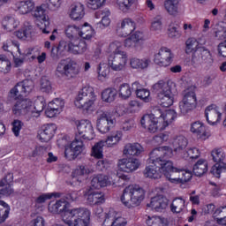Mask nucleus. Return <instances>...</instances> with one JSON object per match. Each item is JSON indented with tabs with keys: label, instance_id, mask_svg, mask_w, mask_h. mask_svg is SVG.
I'll return each instance as SVG.
<instances>
[{
	"label": "nucleus",
	"instance_id": "13",
	"mask_svg": "<svg viewBox=\"0 0 226 226\" xmlns=\"http://www.w3.org/2000/svg\"><path fill=\"white\" fill-rule=\"evenodd\" d=\"M108 64L113 72H123L128 64V53L120 52L112 54L108 60Z\"/></svg>",
	"mask_w": 226,
	"mask_h": 226
},
{
	"label": "nucleus",
	"instance_id": "20",
	"mask_svg": "<svg viewBox=\"0 0 226 226\" xmlns=\"http://www.w3.org/2000/svg\"><path fill=\"white\" fill-rule=\"evenodd\" d=\"M34 84L32 80L26 79L18 83L11 90V98H20L21 96H26L31 91H33Z\"/></svg>",
	"mask_w": 226,
	"mask_h": 226
},
{
	"label": "nucleus",
	"instance_id": "17",
	"mask_svg": "<svg viewBox=\"0 0 226 226\" xmlns=\"http://www.w3.org/2000/svg\"><path fill=\"white\" fill-rule=\"evenodd\" d=\"M137 29V24L130 18H124L119 21L117 27V34L120 38H127Z\"/></svg>",
	"mask_w": 226,
	"mask_h": 226
},
{
	"label": "nucleus",
	"instance_id": "45",
	"mask_svg": "<svg viewBox=\"0 0 226 226\" xmlns=\"http://www.w3.org/2000/svg\"><path fill=\"white\" fill-rule=\"evenodd\" d=\"M208 164L206 159H200L193 166V174L200 177L207 172Z\"/></svg>",
	"mask_w": 226,
	"mask_h": 226
},
{
	"label": "nucleus",
	"instance_id": "40",
	"mask_svg": "<svg viewBox=\"0 0 226 226\" xmlns=\"http://www.w3.org/2000/svg\"><path fill=\"white\" fill-rule=\"evenodd\" d=\"M94 34H96V32L89 23L85 22L79 26V38H83V40H91V38H94Z\"/></svg>",
	"mask_w": 226,
	"mask_h": 226
},
{
	"label": "nucleus",
	"instance_id": "39",
	"mask_svg": "<svg viewBox=\"0 0 226 226\" xmlns=\"http://www.w3.org/2000/svg\"><path fill=\"white\" fill-rule=\"evenodd\" d=\"M132 88L136 89L137 98H139V100H142V102H145L146 103L151 102V93L146 88H141L140 83L137 81L134 82L132 84Z\"/></svg>",
	"mask_w": 226,
	"mask_h": 226
},
{
	"label": "nucleus",
	"instance_id": "7",
	"mask_svg": "<svg viewBox=\"0 0 226 226\" xmlns=\"http://www.w3.org/2000/svg\"><path fill=\"white\" fill-rule=\"evenodd\" d=\"M95 215L97 216L102 226H126L128 225V221L126 218L121 216L117 211L113 208L105 210L103 208L98 207L95 210Z\"/></svg>",
	"mask_w": 226,
	"mask_h": 226
},
{
	"label": "nucleus",
	"instance_id": "59",
	"mask_svg": "<svg viewBox=\"0 0 226 226\" xmlns=\"http://www.w3.org/2000/svg\"><path fill=\"white\" fill-rule=\"evenodd\" d=\"M211 156L215 163H222L225 160V152L222 148H215L211 152Z\"/></svg>",
	"mask_w": 226,
	"mask_h": 226
},
{
	"label": "nucleus",
	"instance_id": "55",
	"mask_svg": "<svg viewBox=\"0 0 226 226\" xmlns=\"http://www.w3.org/2000/svg\"><path fill=\"white\" fill-rule=\"evenodd\" d=\"M13 193V189H11V185L6 179L4 182H0V199L1 197H8V195H11Z\"/></svg>",
	"mask_w": 226,
	"mask_h": 226
},
{
	"label": "nucleus",
	"instance_id": "51",
	"mask_svg": "<svg viewBox=\"0 0 226 226\" xmlns=\"http://www.w3.org/2000/svg\"><path fill=\"white\" fill-rule=\"evenodd\" d=\"M118 94L123 100H128L132 96V87L129 84L124 83L118 88Z\"/></svg>",
	"mask_w": 226,
	"mask_h": 226
},
{
	"label": "nucleus",
	"instance_id": "16",
	"mask_svg": "<svg viewBox=\"0 0 226 226\" xmlns=\"http://www.w3.org/2000/svg\"><path fill=\"white\" fill-rule=\"evenodd\" d=\"M146 40L147 37L143 32L136 31L124 41V47L134 50H142V42Z\"/></svg>",
	"mask_w": 226,
	"mask_h": 226
},
{
	"label": "nucleus",
	"instance_id": "47",
	"mask_svg": "<svg viewBox=\"0 0 226 226\" xmlns=\"http://www.w3.org/2000/svg\"><path fill=\"white\" fill-rule=\"evenodd\" d=\"M10 211H11L10 205L4 200H0V225H3L10 218Z\"/></svg>",
	"mask_w": 226,
	"mask_h": 226
},
{
	"label": "nucleus",
	"instance_id": "34",
	"mask_svg": "<svg viewBox=\"0 0 226 226\" xmlns=\"http://www.w3.org/2000/svg\"><path fill=\"white\" fill-rule=\"evenodd\" d=\"M170 144L172 146L173 148L169 146H164V147H169L170 149H171L174 156L178 149H183L186 146H188V140L186 139V138H185V136H177L170 140Z\"/></svg>",
	"mask_w": 226,
	"mask_h": 226
},
{
	"label": "nucleus",
	"instance_id": "46",
	"mask_svg": "<svg viewBox=\"0 0 226 226\" xmlns=\"http://www.w3.org/2000/svg\"><path fill=\"white\" fill-rule=\"evenodd\" d=\"M172 213H183L186 209V200L183 198H176L171 203Z\"/></svg>",
	"mask_w": 226,
	"mask_h": 226
},
{
	"label": "nucleus",
	"instance_id": "49",
	"mask_svg": "<svg viewBox=\"0 0 226 226\" xmlns=\"http://www.w3.org/2000/svg\"><path fill=\"white\" fill-rule=\"evenodd\" d=\"M123 47H124V41L121 39H116L109 43V52H112V54H119L121 52H126V51L121 50Z\"/></svg>",
	"mask_w": 226,
	"mask_h": 226
},
{
	"label": "nucleus",
	"instance_id": "42",
	"mask_svg": "<svg viewBox=\"0 0 226 226\" xmlns=\"http://www.w3.org/2000/svg\"><path fill=\"white\" fill-rule=\"evenodd\" d=\"M202 49L200 46V42L197 41V39L193 37H190L185 41V52L186 54H195V52H199Z\"/></svg>",
	"mask_w": 226,
	"mask_h": 226
},
{
	"label": "nucleus",
	"instance_id": "31",
	"mask_svg": "<svg viewBox=\"0 0 226 226\" xmlns=\"http://www.w3.org/2000/svg\"><path fill=\"white\" fill-rule=\"evenodd\" d=\"M144 153V147L139 143H127L123 150L125 156H140Z\"/></svg>",
	"mask_w": 226,
	"mask_h": 226
},
{
	"label": "nucleus",
	"instance_id": "5",
	"mask_svg": "<svg viewBox=\"0 0 226 226\" xmlns=\"http://www.w3.org/2000/svg\"><path fill=\"white\" fill-rule=\"evenodd\" d=\"M174 89H176V83L170 79L167 82L159 80L153 86V90L157 94L162 107H172L174 105Z\"/></svg>",
	"mask_w": 226,
	"mask_h": 226
},
{
	"label": "nucleus",
	"instance_id": "62",
	"mask_svg": "<svg viewBox=\"0 0 226 226\" xmlns=\"http://www.w3.org/2000/svg\"><path fill=\"white\" fill-rule=\"evenodd\" d=\"M186 158H191V160H197L200 156V150L195 147H190L186 151Z\"/></svg>",
	"mask_w": 226,
	"mask_h": 226
},
{
	"label": "nucleus",
	"instance_id": "33",
	"mask_svg": "<svg viewBox=\"0 0 226 226\" xmlns=\"http://www.w3.org/2000/svg\"><path fill=\"white\" fill-rule=\"evenodd\" d=\"M86 15L84 4L77 3L72 5L69 17L72 20H82Z\"/></svg>",
	"mask_w": 226,
	"mask_h": 226
},
{
	"label": "nucleus",
	"instance_id": "64",
	"mask_svg": "<svg viewBox=\"0 0 226 226\" xmlns=\"http://www.w3.org/2000/svg\"><path fill=\"white\" fill-rule=\"evenodd\" d=\"M12 124V132L15 137H19L20 135V131L22 130V126H24V123L19 119L13 120Z\"/></svg>",
	"mask_w": 226,
	"mask_h": 226
},
{
	"label": "nucleus",
	"instance_id": "54",
	"mask_svg": "<svg viewBox=\"0 0 226 226\" xmlns=\"http://www.w3.org/2000/svg\"><path fill=\"white\" fill-rule=\"evenodd\" d=\"M162 20H163L162 16L154 18L151 22L150 31H153V33H161L162 29H163V23Z\"/></svg>",
	"mask_w": 226,
	"mask_h": 226
},
{
	"label": "nucleus",
	"instance_id": "53",
	"mask_svg": "<svg viewBox=\"0 0 226 226\" xmlns=\"http://www.w3.org/2000/svg\"><path fill=\"white\" fill-rule=\"evenodd\" d=\"M109 73H110L109 64H100L98 66V80L103 81L105 79H109Z\"/></svg>",
	"mask_w": 226,
	"mask_h": 226
},
{
	"label": "nucleus",
	"instance_id": "37",
	"mask_svg": "<svg viewBox=\"0 0 226 226\" xmlns=\"http://www.w3.org/2000/svg\"><path fill=\"white\" fill-rule=\"evenodd\" d=\"M45 109V100L41 97H39L34 102V106L33 102L30 105V117H40V113L43 112Z\"/></svg>",
	"mask_w": 226,
	"mask_h": 226
},
{
	"label": "nucleus",
	"instance_id": "52",
	"mask_svg": "<svg viewBox=\"0 0 226 226\" xmlns=\"http://www.w3.org/2000/svg\"><path fill=\"white\" fill-rule=\"evenodd\" d=\"M199 52H200L202 63H204V64H207V66H211L213 64V56H211V51L201 47Z\"/></svg>",
	"mask_w": 226,
	"mask_h": 226
},
{
	"label": "nucleus",
	"instance_id": "18",
	"mask_svg": "<svg viewBox=\"0 0 226 226\" xmlns=\"http://www.w3.org/2000/svg\"><path fill=\"white\" fill-rule=\"evenodd\" d=\"M116 124V119L112 118L107 112L101 113L97 117V130L100 133H109L114 125Z\"/></svg>",
	"mask_w": 226,
	"mask_h": 226
},
{
	"label": "nucleus",
	"instance_id": "56",
	"mask_svg": "<svg viewBox=\"0 0 226 226\" xmlns=\"http://www.w3.org/2000/svg\"><path fill=\"white\" fill-rule=\"evenodd\" d=\"M167 223V220L161 216H148L147 219V224L148 226H163Z\"/></svg>",
	"mask_w": 226,
	"mask_h": 226
},
{
	"label": "nucleus",
	"instance_id": "11",
	"mask_svg": "<svg viewBox=\"0 0 226 226\" xmlns=\"http://www.w3.org/2000/svg\"><path fill=\"white\" fill-rule=\"evenodd\" d=\"M197 107V95L195 92L187 89L184 92V97L178 103V109L183 116H186L188 112H192Z\"/></svg>",
	"mask_w": 226,
	"mask_h": 226
},
{
	"label": "nucleus",
	"instance_id": "3",
	"mask_svg": "<svg viewBox=\"0 0 226 226\" xmlns=\"http://www.w3.org/2000/svg\"><path fill=\"white\" fill-rule=\"evenodd\" d=\"M177 117V113L174 109L162 111L157 109L155 114H147L141 117L140 124L144 130L150 133L162 132L171 124L172 121Z\"/></svg>",
	"mask_w": 226,
	"mask_h": 226
},
{
	"label": "nucleus",
	"instance_id": "43",
	"mask_svg": "<svg viewBox=\"0 0 226 226\" xmlns=\"http://www.w3.org/2000/svg\"><path fill=\"white\" fill-rule=\"evenodd\" d=\"M80 32V26L75 24H69L64 27V34L69 38V40H77L79 39Z\"/></svg>",
	"mask_w": 226,
	"mask_h": 226
},
{
	"label": "nucleus",
	"instance_id": "4",
	"mask_svg": "<svg viewBox=\"0 0 226 226\" xmlns=\"http://www.w3.org/2000/svg\"><path fill=\"white\" fill-rule=\"evenodd\" d=\"M94 103H96V94L91 86L82 87L74 100L75 107L86 113L94 110Z\"/></svg>",
	"mask_w": 226,
	"mask_h": 226
},
{
	"label": "nucleus",
	"instance_id": "36",
	"mask_svg": "<svg viewBox=\"0 0 226 226\" xmlns=\"http://www.w3.org/2000/svg\"><path fill=\"white\" fill-rule=\"evenodd\" d=\"M91 174V169L87 166L79 165L76 169L72 171V177L77 179L79 183H82L88 175Z\"/></svg>",
	"mask_w": 226,
	"mask_h": 226
},
{
	"label": "nucleus",
	"instance_id": "1",
	"mask_svg": "<svg viewBox=\"0 0 226 226\" xmlns=\"http://www.w3.org/2000/svg\"><path fill=\"white\" fill-rule=\"evenodd\" d=\"M48 209L53 215H61L62 220L68 226H89L91 211L84 207L70 208V202L64 198L51 201Z\"/></svg>",
	"mask_w": 226,
	"mask_h": 226
},
{
	"label": "nucleus",
	"instance_id": "2",
	"mask_svg": "<svg viewBox=\"0 0 226 226\" xmlns=\"http://www.w3.org/2000/svg\"><path fill=\"white\" fill-rule=\"evenodd\" d=\"M173 157L174 152L169 147H160L152 150L150 158L148 159V163L151 164L145 168L143 171L144 177H148V179H161L162 176H163L162 167L168 158Z\"/></svg>",
	"mask_w": 226,
	"mask_h": 226
},
{
	"label": "nucleus",
	"instance_id": "21",
	"mask_svg": "<svg viewBox=\"0 0 226 226\" xmlns=\"http://www.w3.org/2000/svg\"><path fill=\"white\" fill-rule=\"evenodd\" d=\"M190 132L197 137L199 140H207L211 137V132L204 122L195 121L190 125Z\"/></svg>",
	"mask_w": 226,
	"mask_h": 226
},
{
	"label": "nucleus",
	"instance_id": "10",
	"mask_svg": "<svg viewBox=\"0 0 226 226\" xmlns=\"http://www.w3.org/2000/svg\"><path fill=\"white\" fill-rule=\"evenodd\" d=\"M56 73L67 79H75L80 73V66L72 59L61 60L56 66Z\"/></svg>",
	"mask_w": 226,
	"mask_h": 226
},
{
	"label": "nucleus",
	"instance_id": "38",
	"mask_svg": "<svg viewBox=\"0 0 226 226\" xmlns=\"http://www.w3.org/2000/svg\"><path fill=\"white\" fill-rule=\"evenodd\" d=\"M181 0H165L164 1V10L171 17H177L179 15V3Z\"/></svg>",
	"mask_w": 226,
	"mask_h": 226
},
{
	"label": "nucleus",
	"instance_id": "14",
	"mask_svg": "<svg viewBox=\"0 0 226 226\" xmlns=\"http://www.w3.org/2000/svg\"><path fill=\"white\" fill-rule=\"evenodd\" d=\"M45 8V4L36 7L34 11V17L37 19V22H39L37 26L42 31L43 34H49L50 33V29L49 28L50 22L49 21V15H47V10Z\"/></svg>",
	"mask_w": 226,
	"mask_h": 226
},
{
	"label": "nucleus",
	"instance_id": "58",
	"mask_svg": "<svg viewBox=\"0 0 226 226\" xmlns=\"http://www.w3.org/2000/svg\"><path fill=\"white\" fill-rule=\"evenodd\" d=\"M137 0H117V4L124 13L129 11L132 8V5L136 3Z\"/></svg>",
	"mask_w": 226,
	"mask_h": 226
},
{
	"label": "nucleus",
	"instance_id": "48",
	"mask_svg": "<svg viewBox=\"0 0 226 226\" xmlns=\"http://www.w3.org/2000/svg\"><path fill=\"white\" fill-rule=\"evenodd\" d=\"M105 142L101 140L94 144L92 147L91 156L96 158L97 160H102L103 158V147H105Z\"/></svg>",
	"mask_w": 226,
	"mask_h": 226
},
{
	"label": "nucleus",
	"instance_id": "61",
	"mask_svg": "<svg viewBox=\"0 0 226 226\" xmlns=\"http://www.w3.org/2000/svg\"><path fill=\"white\" fill-rule=\"evenodd\" d=\"M168 34L170 38H179L181 33L177 30V26L174 23H170L168 27Z\"/></svg>",
	"mask_w": 226,
	"mask_h": 226
},
{
	"label": "nucleus",
	"instance_id": "26",
	"mask_svg": "<svg viewBox=\"0 0 226 226\" xmlns=\"http://www.w3.org/2000/svg\"><path fill=\"white\" fill-rule=\"evenodd\" d=\"M147 206L148 207H151V209H154V211L162 213V211H165L166 207H169V199L164 195L158 194L151 199V201Z\"/></svg>",
	"mask_w": 226,
	"mask_h": 226
},
{
	"label": "nucleus",
	"instance_id": "28",
	"mask_svg": "<svg viewBox=\"0 0 226 226\" xmlns=\"http://www.w3.org/2000/svg\"><path fill=\"white\" fill-rule=\"evenodd\" d=\"M56 130L57 126L54 124L43 125L38 132V138L41 142H49L56 135Z\"/></svg>",
	"mask_w": 226,
	"mask_h": 226
},
{
	"label": "nucleus",
	"instance_id": "44",
	"mask_svg": "<svg viewBox=\"0 0 226 226\" xmlns=\"http://www.w3.org/2000/svg\"><path fill=\"white\" fill-rule=\"evenodd\" d=\"M121 139H123V132H121V131H117L111 135H109L103 142L107 147H114V146H117V144L121 142Z\"/></svg>",
	"mask_w": 226,
	"mask_h": 226
},
{
	"label": "nucleus",
	"instance_id": "12",
	"mask_svg": "<svg viewBox=\"0 0 226 226\" xmlns=\"http://www.w3.org/2000/svg\"><path fill=\"white\" fill-rule=\"evenodd\" d=\"M162 165V170L166 179L172 185H180L181 169L174 166V162L167 159Z\"/></svg>",
	"mask_w": 226,
	"mask_h": 226
},
{
	"label": "nucleus",
	"instance_id": "27",
	"mask_svg": "<svg viewBox=\"0 0 226 226\" xmlns=\"http://www.w3.org/2000/svg\"><path fill=\"white\" fill-rule=\"evenodd\" d=\"M64 109V101L61 99H55L49 102L48 108L45 111L47 117H56L59 116Z\"/></svg>",
	"mask_w": 226,
	"mask_h": 226
},
{
	"label": "nucleus",
	"instance_id": "22",
	"mask_svg": "<svg viewBox=\"0 0 226 226\" xmlns=\"http://www.w3.org/2000/svg\"><path fill=\"white\" fill-rule=\"evenodd\" d=\"M31 100L19 99L12 106V114H14V116H27L28 117H31Z\"/></svg>",
	"mask_w": 226,
	"mask_h": 226
},
{
	"label": "nucleus",
	"instance_id": "9",
	"mask_svg": "<svg viewBox=\"0 0 226 226\" xmlns=\"http://www.w3.org/2000/svg\"><path fill=\"white\" fill-rule=\"evenodd\" d=\"M58 52H71L72 54H84L87 51V43L82 39H75L74 41H61L57 48H52L51 52L54 54V50Z\"/></svg>",
	"mask_w": 226,
	"mask_h": 226
},
{
	"label": "nucleus",
	"instance_id": "6",
	"mask_svg": "<svg viewBox=\"0 0 226 226\" xmlns=\"http://www.w3.org/2000/svg\"><path fill=\"white\" fill-rule=\"evenodd\" d=\"M146 199V191L139 185H132L124 189L121 202L128 209L140 206Z\"/></svg>",
	"mask_w": 226,
	"mask_h": 226
},
{
	"label": "nucleus",
	"instance_id": "32",
	"mask_svg": "<svg viewBox=\"0 0 226 226\" xmlns=\"http://www.w3.org/2000/svg\"><path fill=\"white\" fill-rule=\"evenodd\" d=\"M15 34L19 40L29 41L34 37V29L33 28V26H24L19 30H18Z\"/></svg>",
	"mask_w": 226,
	"mask_h": 226
},
{
	"label": "nucleus",
	"instance_id": "60",
	"mask_svg": "<svg viewBox=\"0 0 226 226\" xmlns=\"http://www.w3.org/2000/svg\"><path fill=\"white\" fill-rule=\"evenodd\" d=\"M107 0H87V6L90 10H100L102 6H105Z\"/></svg>",
	"mask_w": 226,
	"mask_h": 226
},
{
	"label": "nucleus",
	"instance_id": "15",
	"mask_svg": "<svg viewBox=\"0 0 226 226\" xmlns=\"http://www.w3.org/2000/svg\"><path fill=\"white\" fill-rule=\"evenodd\" d=\"M77 133L79 139L93 140L94 139V129L89 120L76 121Z\"/></svg>",
	"mask_w": 226,
	"mask_h": 226
},
{
	"label": "nucleus",
	"instance_id": "50",
	"mask_svg": "<svg viewBox=\"0 0 226 226\" xmlns=\"http://www.w3.org/2000/svg\"><path fill=\"white\" fill-rule=\"evenodd\" d=\"M116 89L106 88L102 92V100L106 103H112L116 100Z\"/></svg>",
	"mask_w": 226,
	"mask_h": 226
},
{
	"label": "nucleus",
	"instance_id": "29",
	"mask_svg": "<svg viewBox=\"0 0 226 226\" xmlns=\"http://www.w3.org/2000/svg\"><path fill=\"white\" fill-rule=\"evenodd\" d=\"M87 201L90 206H101L105 203V194L100 191L88 190L86 193Z\"/></svg>",
	"mask_w": 226,
	"mask_h": 226
},
{
	"label": "nucleus",
	"instance_id": "24",
	"mask_svg": "<svg viewBox=\"0 0 226 226\" xmlns=\"http://www.w3.org/2000/svg\"><path fill=\"white\" fill-rule=\"evenodd\" d=\"M111 185H116V179L110 175L99 174L92 178L91 186L95 190H100V188H107V186H111Z\"/></svg>",
	"mask_w": 226,
	"mask_h": 226
},
{
	"label": "nucleus",
	"instance_id": "25",
	"mask_svg": "<svg viewBox=\"0 0 226 226\" xmlns=\"http://www.w3.org/2000/svg\"><path fill=\"white\" fill-rule=\"evenodd\" d=\"M117 167L122 172H135L140 167V161L136 158H124L118 160Z\"/></svg>",
	"mask_w": 226,
	"mask_h": 226
},
{
	"label": "nucleus",
	"instance_id": "23",
	"mask_svg": "<svg viewBox=\"0 0 226 226\" xmlns=\"http://www.w3.org/2000/svg\"><path fill=\"white\" fill-rule=\"evenodd\" d=\"M205 116L207 122L211 126H215L222 121V112H220V108L216 104L207 106L205 109Z\"/></svg>",
	"mask_w": 226,
	"mask_h": 226
},
{
	"label": "nucleus",
	"instance_id": "57",
	"mask_svg": "<svg viewBox=\"0 0 226 226\" xmlns=\"http://www.w3.org/2000/svg\"><path fill=\"white\" fill-rule=\"evenodd\" d=\"M40 91L41 93H52V82L47 77H42L40 80Z\"/></svg>",
	"mask_w": 226,
	"mask_h": 226
},
{
	"label": "nucleus",
	"instance_id": "35",
	"mask_svg": "<svg viewBox=\"0 0 226 226\" xmlns=\"http://www.w3.org/2000/svg\"><path fill=\"white\" fill-rule=\"evenodd\" d=\"M19 26H20V21L13 17L6 16L2 20L3 29L7 33L15 31Z\"/></svg>",
	"mask_w": 226,
	"mask_h": 226
},
{
	"label": "nucleus",
	"instance_id": "30",
	"mask_svg": "<svg viewBox=\"0 0 226 226\" xmlns=\"http://www.w3.org/2000/svg\"><path fill=\"white\" fill-rule=\"evenodd\" d=\"M34 2L31 0L19 1L13 5V10L18 11L20 15H28V13L34 11Z\"/></svg>",
	"mask_w": 226,
	"mask_h": 226
},
{
	"label": "nucleus",
	"instance_id": "8",
	"mask_svg": "<svg viewBox=\"0 0 226 226\" xmlns=\"http://www.w3.org/2000/svg\"><path fill=\"white\" fill-rule=\"evenodd\" d=\"M57 146L59 147H65L64 156L67 160H75L86 149L84 141H82L81 138H79V135H76L74 140L70 145H68V139L64 137L57 140Z\"/></svg>",
	"mask_w": 226,
	"mask_h": 226
},
{
	"label": "nucleus",
	"instance_id": "41",
	"mask_svg": "<svg viewBox=\"0 0 226 226\" xmlns=\"http://www.w3.org/2000/svg\"><path fill=\"white\" fill-rule=\"evenodd\" d=\"M151 60L149 58L139 59L138 57H132L130 59V66L133 70H146L149 66Z\"/></svg>",
	"mask_w": 226,
	"mask_h": 226
},
{
	"label": "nucleus",
	"instance_id": "63",
	"mask_svg": "<svg viewBox=\"0 0 226 226\" xmlns=\"http://www.w3.org/2000/svg\"><path fill=\"white\" fill-rule=\"evenodd\" d=\"M192 177V171L180 170V185H185V183H188Z\"/></svg>",
	"mask_w": 226,
	"mask_h": 226
},
{
	"label": "nucleus",
	"instance_id": "19",
	"mask_svg": "<svg viewBox=\"0 0 226 226\" xmlns=\"http://www.w3.org/2000/svg\"><path fill=\"white\" fill-rule=\"evenodd\" d=\"M174 59V54L169 48H161L159 51L154 55V61L158 66H162L167 68L172 64V60Z\"/></svg>",
	"mask_w": 226,
	"mask_h": 226
}]
</instances>
